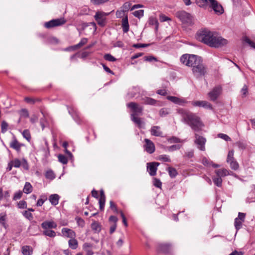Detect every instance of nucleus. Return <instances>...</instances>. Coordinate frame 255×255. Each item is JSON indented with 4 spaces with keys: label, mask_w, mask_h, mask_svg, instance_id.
I'll return each instance as SVG.
<instances>
[{
    "label": "nucleus",
    "mask_w": 255,
    "mask_h": 255,
    "mask_svg": "<svg viewBox=\"0 0 255 255\" xmlns=\"http://www.w3.org/2000/svg\"><path fill=\"white\" fill-rule=\"evenodd\" d=\"M196 38L199 41L212 47H219L227 43L226 39L218 36L216 32L207 28L198 31Z\"/></svg>",
    "instance_id": "1"
},
{
    "label": "nucleus",
    "mask_w": 255,
    "mask_h": 255,
    "mask_svg": "<svg viewBox=\"0 0 255 255\" xmlns=\"http://www.w3.org/2000/svg\"><path fill=\"white\" fill-rule=\"evenodd\" d=\"M177 113L181 117V121L188 125L195 132L202 130L204 125L201 118L196 114L184 109H179Z\"/></svg>",
    "instance_id": "2"
},
{
    "label": "nucleus",
    "mask_w": 255,
    "mask_h": 255,
    "mask_svg": "<svg viewBox=\"0 0 255 255\" xmlns=\"http://www.w3.org/2000/svg\"><path fill=\"white\" fill-rule=\"evenodd\" d=\"M180 61L183 64L192 68L203 63L201 58L195 55L184 54L180 57Z\"/></svg>",
    "instance_id": "3"
},
{
    "label": "nucleus",
    "mask_w": 255,
    "mask_h": 255,
    "mask_svg": "<svg viewBox=\"0 0 255 255\" xmlns=\"http://www.w3.org/2000/svg\"><path fill=\"white\" fill-rule=\"evenodd\" d=\"M127 106L131 111L130 117L142 116L143 114V107L135 102H129Z\"/></svg>",
    "instance_id": "4"
},
{
    "label": "nucleus",
    "mask_w": 255,
    "mask_h": 255,
    "mask_svg": "<svg viewBox=\"0 0 255 255\" xmlns=\"http://www.w3.org/2000/svg\"><path fill=\"white\" fill-rule=\"evenodd\" d=\"M110 14V12H105L102 11H97L95 15L94 18L97 24L101 27H104L107 23V16Z\"/></svg>",
    "instance_id": "5"
},
{
    "label": "nucleus",
    "mask_w": 255,
    "mask_h": 255,
    "mask_svg": "<svg viewBox=\"0 0 255 255\" xmlns=\"http://www.w3.org/2000/svg\"><path fill=\"white\" fill-rule=\"evenodd\" d=\"M176 15L183 23L188 25H191L193 23L192 16L185 11H178Z\"/></svg>",
    "instance_id": "6"
},
{
    "label": "nucleus",
    "mask_w": 255,
    "mask_h": 255,
    "mask_svg": "<svg viewBox=\"0 0 255 255\" xmlns=\"http://www.w3.org/2000/svg\"><path fill=\"white\" fill-rule=\"evenodd\" d=\"M156 250L159 253L171 255L172 251V246L170 243H157Z\"/></svg>",
    "instance_id": "7"
},
{
    "label": "nucleus",
    "mask_w": 255,
    "mask_h": 255,
    "mask_svg": "<svg viewBox=\"0 0 255 255\" xmlns=\"http://www.w3.org/2000/svg\"><path fill=\"white\" fill-rule=\"evenodd\" d=\"M66 22V20L64 18L52 19L44 23V26L47 28H51L63 25Z\"/></svg>",
    "instance_id": "8"
},
{
    "label": "nucleus",
    "mask_w": 255,
    "mask_h": 255,
    "mask_svg": "<svg viewBox=\"0 0 255 255\" xmlns=\"http://www.w3.org/2000/svg\"><path fill=\"white\" fill-rule=\"evenodd\" d=\"M192 71L194 75L197 77L203 76L207 72L206 68L203 63L198 66H196V67L193 68Z\"/></svg>",
    "instance_id": "9"
},
{
    "label": "nucleus",
    "mask_w": 255,
    "mask_h": 255,
    "mask_svg": "<svg viewBox=\"0 0 255 255\" xmlns=\"http://www.w3.org/2000/svg\"><path fill=\"white\" fill-rule=\"evenodd\" d=\"M206 139L204 137L195 133V143L197 145L198 148L202 151L205 150V144Z\"/></svg>",
    "instance_id": "10"
},
{
    "label": "nucleus",
    "mask_w": 255,
    "mask_h": 255,
    "mask_svg": "<svg viewBox=\"0 0 255 255\" xmlns=\"http://www.w3.org/2000/svg\"><path fill=\"white\" fill-rule=\"evenodd\" d=\"M145 144L143 145L144 149L149 154L153 153L155 150L154 143L149 139H144Z\"/></svg>",
    "instance_id": "11"
},
{
    "label": "nucleus",
    "mask_w": 255,
    "mask_h": 255,
    "mask_svg": "<svg viewBox=\"0 0 255 255\" xmlns=\"http://www.w3.org/2000/svg\"><path fill=\"white\" fill-rule=\"evenodd\" d=\"M221 92V87L219 86L215 87L210 92L208 96L211 101H215L219 97Z\"/></svg>",
    "instance_id": "12"
},
{
    "label": "nucleus",
    "mask_w": 255,
    "mask_h": 255,
    "mask_svg": "<svg viewBox=\"0 0 255 255\" xmlns=\"http://www.w3.org/2000/svg\"><path fill=\"white\" fill-rule=\"evenodd\" d=\"M159 163L156 162H152L147 163V171L150 175H155L157 167Z\"/></svg>",
    "instance_id": "13"
},
{
    "label": "nucleus",
    "mask_w": 255,
    "mask_h": 255,
    "mask_svg": "<svg viewBox=\"0 0 255 255\" xmlns=\"http://www.w3.org/2000/svg\"><path fill=\"white\" fill-rule=\"evenodd\" d=\"M210 7H211L218 15H220L224 12V9L222 6L219 4L216 0H214V2L212 1Z\"/></svg>",
    "instance_id": "14"
},
{
    "label": "nucleus",
    "mask_w": 255,
    "mask_h": 255,
    "mask_svg": "<svg viewBox=\"0 0 255 255\" xmlns=\"http://www.w3.org/2000/svg\"><path fill=\"white\" fill-rule=\"evenodd\" d=\"M167 99L174 104L181 106H183L185 104L187 103L184 99H180L175 96H168L167 97Z\"/></svg>",
    "instance_id": "15"
},
{
    "label": "nucleus",
    "mask_w": 255,
    "mask_h": 255,
    "mask_svg": "<svg viewBox=\"0 0 255 255\" xmlns=\"http://www.w3.org/2000/svg\"><path fill=\"white\" fill-rule=\"evenodd\" d=\"M61 233L63 236L67 238L72 239L76 237L75 232L70 229L64 228L62 229Z\"/></svg>",
    "instance_id": "16"
},
{
    "label": "nucleus",
    "mask_w": 255,
    "mask_h": 255,
    "mask_svg": "<svg viewBox=\"0 0 255 255\" xmlns=\"http://www.w3.org/2000/svg\"><path fill=\"white\" fill-rule=\"evenodd\" d=\"M194 106L202 107L205 108L212 109V105L206 101H197L192 102Z\"/></svg>",
    "instance_id": "17"
},
{
    "label": "nucleus",
    "mask_w": 255,
    "mask_h": 255,
    "mask_svg": "<svg viewBox=\"0 0 255 255\" xmlns=\"http://www.w3.org/2000/svg\"><path fill=\"white\" fill-rule=\"evenodd\" d=\"M41 227L43 229H56L57 224L53 221H45L41 224Z\"/></svg>",
    "instance_id": "18"
},
{
    "label": "nucleus",
    "mask_w": 255,
    "mask_h": 255,
    "mask_svg": "<svg viewBox=\"0 0 255 255\" xmlns=\"http://www.w3.org/2000/svg\"><path fill=\"white\" fill-rule=\"evenodd\" d=\"M22 145L23 144L20 143L15 137H13L9 144L11 148L15 149L17 152H19L20 150L21 147Z\"/></svg>",
    "instance_id": "19"
},
{
    "label": "nucleus",
    "mask_w": 255,
    "mask_h": 255,
    "mask_svg": "<svg viewBox=\"0 0 255 255\" xmlns=\"http://www.w3.org/2000/svg\"><path fill=\"white\" fill-rule=\"evenodd\" d=\"M88 41V39L87 38H83L81 39V41L77 44L74 46L68 47L66 48L67 50H74L78 48L81 47L82 46L87 43Z\"/></svg>",
    "instance_id": "20"
},
{
    "label": "nucleus",
    "mask_w": 255,
    "mask_h": 255,
    "mask_svg": "<svg viewBox=\"0 0 255 255\" xmlns=\"http://www.w3.org/2000/svg\"><path fill=\"white\" fill-rule=\"evenodd\" d=\"M150 133L152 135L155 136H162V132L160 130V128L159 126H153L151 127L150 130Z\"/></svg>",
    "instance_id": "21"
},
{
    "label": "nucleus",
    "mask_w": 255,
    "mask_h": 255,
    "mask_svg": "<svg viewBox=\"0 0 255 255\" xmlns=\"http://www.w3.org/2000/svg\"><path fill=\"white\" fill-rule=\"evenodd\" d=\"M212 1L214 2V0H196V3L199 7L205 8L208 5L210 6Z\"/></svg>",
    "instance_id": "22"
},
{
    "label": "nucleus",
    "mask_w": 255,
    "mask_h": 255,
    "mask_svg": "<svg viewBox=\"0 0 255 255\" xmlns=\"http://www.w3.org/2000/svg\"><path fill=\"white\" fill-rule=\"evenodd\" d=\"M141 101L143 104L145 105H155L157 102V101L154 99L150 97H145L141 99Z\"/></svg>",
    "instance_id": "23"
},
{
    "label": "nucleus",
    "mask_w": 255,
    "mask_h": 255,
    "mask_svg": "<svg viewBox=\"0 0 255 255\" xmlns=\"http://www.w3.org/2000/svg\"><path fill=\"white\" fill-rule=\"evenodd\" d=\"M59 198L60 197L58 194H54L49 196V200L52 205L55 206L58 204Z\"/></svg>",
    "instance_id": "24"
},
{
    "label": "nucleus",
    "mask_w": 255,
    "mask_h": 255,
    "mask_svg": "<svg viewBox=\"0 0 255 255\" xmlns=\"http://www.w3.org/2000/svg\"><path fill=\"white\" fill-rule=\"evenodd\" d=\"M139 92L138 87H132L129 90L127 94V97L128 99H131L135 96L136 94Z\"/></svg>",
    "instance_id": "25"
},
{
    "label": "nucleus",
    "mask_w": 255,
    "mask_h": 255,
    "mask_svg": "<svg viewBox=\"0 0 255 255\" xmlns=\"http://www.w3.org/2000/svg\"><path fill=\"white\" fill-rule=\"evenodd\" d=\"M122 24L124 32H127L129 30V24L127 16L123 18Z\"/></svg>",
    "instance_id": "26"
},
{
    "label": "nucleus",
    "mask_w": 255,
    "mask_h": 255,
    "mask_svg": "<svg viewBox=\"0 0 255 255\" xmlns=\"http://www.w3.org/2000/svg\"><path fill=\"white\" fill-rule=\"evenodd\" d=\"M21 252L23 255H31L33 253V250L29 246H24L22 247Z\"/></svg>",
    "instance_id": "27"
},
{
    "label": "nucleus",
    "mask_w": 255,
    "mask_h": 255,
    "mask_svg": "<svg viewBox=\"0 0 255 255\" xmlns=\"http://www.w3.org/2000/svg\"><path fill=\"white\" fill-rule=\"evenodd\" d=\"M68 245L70 248L75 250L78 248V243L75 238L70 239L68 241Z\"/></svg>",
    "instance_id": "28"
},
{
    "label": "nucleus",
    "mask_w": 255,
    "mask_h": 255,
    "mask_svg": "<svg viewBox=\"0 0 255 255\" xmlns=\"http://www.w3.org/2000/svg\"><path fill=\"white\" fill-rule=\"evenodd\" d=\"M202 163L207 166H212L213 167L215 168H217L219 166L218 164L213 163L212 161H211L210 159H207L206 157H203L202 159Z\"/></svg>",
    "instance_id": "29"
},
{
    "label": "nucleus",
    "mask_w": 255,
    "mask_h": 255,
    "mask_svg": "<svg viewBox=\"0 0 255 255\" xmlns=\"http://www.w3.org/2000/svg\"><path fill=\"white\" fill-rule=\"evenodd\" d=\"M130 119L139 128H141L142 125L144 124V123L141 120L140 118L138 117V116L130 117Z\"/></svg>",
    "instance_id": "30"
},
{
    "label": "nucleus",
    "mask_w": 255,
    "mask_h": 255,
    "mask_svg": "<svg viewBox=\"0 0 255 255\" xmlns=\"http://www.w3.org/2000/svg\"><path fill=\"white\" fill-rule=\"evenodd\" d=\"M91 228L95 233H98L101 230L100 224L97 221L93 222L91 224Z\"/></svg>",
    "instance_id": "31"
},
{
    "label": "nucleus",
    "mask_w": 255,
    "mask_h": 255,
    "mask_svg": "<svg viewBox=\"0 0 255 255\" xmlns=\"http://www.w3.org/2000/svg\"><path fill=\"white\" fill-rule=\"evenodd\" d=\"M42 234L43 235L50 238H54L56 236V233L54 231L48 229H44Z\"/></svg>",
    "instance_id": "32"
},
{
    "label": "nucleus",
    "mask_w": 255,
    "mask_h": 255,
    "mask_svg": "<svg viewBox=\"0 0 255 255\" xmlns=\"http://www.w3.org/2000/svg\"><path fill=\"white\" fill-rule=\"evenodd\" d=\"M24 101L28 104H34L36 102H40L41 99L39 98H34L31 97H25Z\"/></svg>",
    "instance_id": "33"
},
{
    "label": "nucleus",
    "mask_w": 255,
    "mask_h": 255,
    "mask_svg": "<svg viewBox=\"0 0 255 255\" xmlns=\"http://www.w3.org/2000/svg\"><path fill=\"white\" fill-rule=\"evenodd\" d=\"M23 192L26 194H29L32 191V187L30 183L26 182L24 188H23Z\"/></svg>",
    "instance_id": "34"
},
{
    "label": "nucleus",
    "mask_w": 255,
    "mask_h": 255,
    "mask_svg": "<svg viewBox=\"0 0 255 255\" xmlns=\"http://www.w3.org/2000/svg\"><path fill=\"white\" fill-rule=\"evenodd\" d=\"M47 197L45 195H42L40 196V198L37 200L36 206L40 207L41 206L44 202L46 201Z\"/></svg>",
    "instance_id": "35"
},
{
    "label": "nucleus",
    "mask_w": 255,
    "mask_h": 255,
    "mask_svg": "<svg viewBox=\"0 0 255 255\" xmlns=\"http://www.w3.org/2000/svg\"><path fill=\"white\" fill-rule=\"evenodd\" d=\"M214 183L218 187H221L222 184L221 176H214L213 178Z\"/></svg>",
    "instance_id": "36"
},
{
    "label": "nucleus",
    "mask_w": 255,
    "mask_h": 255,
    "mask_svg": "<svg viewBox=\"0 0 255 255\" xmlns=\"http://www.w3.org/2000/svg\"><path fill=\"white\" fill-rule=\"evenodd\" d=\"M149 24L151 25H155V29L156 30H157L158 27V22L156 18L150 17L149 19Z\"/></svg>",
    "instance_id": "37"
},
{
    "label": "nucleus",
    "mask_w": 255,
    "mask_h": 255,
    "mask_svg": "<svg viewBox=\"0 0 255 255\" xmlns=\"http://www.w3.org/2000/svg\"><path fill=\"white\" fill-rule=\"evenodd\" d=\"M243 222L242 220H239V218L235 219L234 225L237 231L239 230L242 228Z\"/></svg>",
    "instance_id": "38"
},
{
    "label": "nucleus",
    "mask_w": 255,
    "mask_h": 255,
    "mask_svg": "<svg viewBox=\"0 0 255 255\" xmlns=\"http://www.w3.org/2000/svg\"><path fill=\"white\" fill-rule=\"evenodd\" d=\"M236 145L240 149L244 150L247 147V143L243 141H239L236 143Z\"/></svg>",
    "instance_id": "39"
},
{
    "label": "nucleus",
    "mask_w": 255,
    "mask_h": 255,
    "mask_svg": "<svg viewBox=\"0 0 255 255\" xmlns=\"http://www.w3.org/2000/svg\"><path fill=\"white\" fill-rule=\"evenodd\" d=\"M158 160L164 162H170L171 160L169 155L166 154L160 155L158 156Z\"/></svg>",
    "instance_id": "40"
},
{
    "label": "nucleus",
    "mask_w": 255,
    "mask_h": 255,
    "mask_svg": "<svg viewBox=\"0 0 255 255\" xmlns=\"http://www.w3.org/2000/svg\"><path fill=\"white\" fill-rule=\"evenodd\" d=\"M217 175H229V171L226 169H220L216 171Z\"/></svg>",
    "instance_id": "41"
},
{
    "label": "nucleus",
    "mask_w": 255,
    "mask_h": 255,
    "mask_svg": "<svg viewBox=\"0 0 255 255\" xmlns=\"http://www.w3.org/2000/svg\"><path fill=\"white\" fill-rule=\"evenodd\" d=\"M106 202V197H100L99 203L100 205V209L101 211L104 210Z\"/></svg>",
    "instance_id": "42"
},
{
    "label": "nucleus",
    "mask_w": 255,
    "mask_h": 255,
    "mask_svg": "<svg viewBox=\"0 0 255 255\" xmlns=\"http://www.w3.org/2000/svg\"><path fill=\"white\" fill-rule=\"evenodd\" d=\"M170 113V110L168 108H162L159 111V115L161 117H165Z\"/></svg>",
    "instance_id": "43"
},
{
    "label": "nucleus",
    "mask_w": 255,
    "mask_h": 255,
    "mask_svg": "<svg viewBox=\"0 0 255 255\" xmlns=\"http://www.w3.org/2000/svg\"><path fill=\"white\" fill-rule=\"evenodd\" d=\"M234 151L233 150H230L228 152L227 158V162L228 163L231 162V161L235 160L234 157Z\"/></svg>",
    "instance_id": "44"
},
{
    "label": "nucleus",
    "mask_w": 255,
    "mask_h": 255,
    "mask_svg": "<svg viewBox=\"0 0 255 255\" xmlns=\"http://www.w3.org/2000/svg\"><path fill=\"white\" fill-rule=\"evenodd\" d=\"M58 161L63 164H67L68 162L67 158L63 154H59L58 156Z\"/></svg>",
    "instance_id": "45"
},
{
    "label": "nucleus",
    "mask_w": 255,
    "mask_h": 255,
    "mask_svg": "<svg viewBox=\"0 0 255 255\" xmlns=\"http://www.w3.org/2000/svg\"><path fill=\"white\" fill-rule=\"evenodd\" d=\"M22 135L27 141H29L31 139V135L28 129H25L23 131Z\"/></svg>",
    "instance_id": "46"
},
{
    "label": "nucleus",
    "mask_w": 255,
    "mask_h": 255,
    "mask_svg": "<svg viewBox=\"0 0 255 255\" xmlns=\"http://www.w3.org/2000/svg\"><path fill=\"white\" fill-rule=\"evenodd\" d=\"M152 182H153V185L155 187H156L157 188H161V186H162V182H161L160 179H157L156 178H153Z\"/></svg>",
    "instance_id": "47"
},
{
    "label": "nucleus",
    "mask_w": 255,
    "mask_h": 255,
    "mask_svg": "<svg viewBox=\"0 0 255 255\" xmlns=\"http://www.w3.org/2000/svg\"><path fill=\"white\" fill-rule=\"evenodd\" d=\"M242 97L243 98L246 97L248 94V87L246 85H244L241 90Z\"/></svg>",
    "instance_id": "48"
},
{
    "label": "nucleus",
    "mask_w": 255,
    "mask_h": 255,
    "mask_svg": "<svg viewBox=\"0 0 255 255\" xmlns=\"http://www.w3.org/2000/svg\"><path fill=\"white\" fill-rule=\"evenodd\" d=\"M228 163H229L231 168L234 170L238 169L239 167L238 163L235 160L234 161L232 160L231 162H229Z\"/></svg>",
    "instance_id": "49"
},
{
    "label": "nucleus",
    "mask_w": 255,
    "mask_h": 255,
    "mask_svg": "<svg viewBox=\"0 0 255 255\" xmlns=\"http://www.w3.org/2000/svg\"><path fill=\"white\" fill-rule=\"evenodd\" d=\"M22 215L25 218L30 221L32 220L33 218L32 214L31 213L28 212L27 211H23L22 212Z\"/></svg>",
    "instance_id": "50"
},
{
    "label": "nucleus",
    "mask_w": 255,
    "mask_h": 255,
    "mask_svg": "<svg viewBox=\"0 0 255 255\" xmlns=\"http://www.w3.org/2000/svg\"><path fill=\"white\" fill-rule=\"evenodd\" d=\"M131 6V3L129 2H126L123 5L122 8L124 12L128 11Z\"/></svg>",
    "instance_id": "51"
},
{
    "label": "nucleus",
    "mask_w": 255,
    "mask_h": 255,
    "mask_svg": "<svg viewBox=\"0 0 255 255\" xmlns=\"http://www.w3.org/2000/svg\"><path fill=\"white\" fill-rule=\"evenodd\" d=\"M104 59L108 61L114 62L116 59L110 54H106L104 56Z\"/></svg>",
    "instance_id": "52"
},
{
    "label": "nucleus",
    "mask_w": 255,
    "mask_h": 255,
    "mask_svg": "<svg viewBox=\"0 0 255 255\" xmlns=\"http://www.w3.org/2000/svg\"><path fill=\"white\" fill-rule=\"evenodd\" d=\"M8 124L5 121H2L1 124V131L4 133L7 129Z\"/></svg>",
    "instance_id": "53"
},
{
    "label": "nucleus",
    "mask_w": 255,
    "mask_h": 255,
    "mask_svg": "<svg viewBox=\"0 0 255 255\" xmlns=\"http://www.w3.org/2000/svg\"><path fill=\"white\" fill-rule=\"evenodd\" d=\"M75 220L77 223V224L78 225V226L81 227H83L85 225V222L84 221L83 219H82L80 217H76L75 218Z\"/></svg>",
    "instance_id": "54"
},
{
    "label": "nucleus",
    "mask_w": 255,
    "mask_h": 255,
    "mask_svg": "<svg viewBox=\"0 0 255 255\" xmlns=\"http://www.w3.org/2000/svg\"><path fill=\"white\" fill-rule=\"evenodd\" d=\"M143 12H144L143 10L140 9V10L135 11L133 13V14L134 16L138 17V18H140L143 15Z\"/></svg>",
    "instance_id": "55"
},
{
    "label": "nucleus",
    "mask_w": 255,
    "mask_h": 255,
    "mask_svg": "<svg viewBox=\"0 0 255 255\" xmlns=\"http://www.w3.org/2000/svg\"><path fill=\"white\" fill-rule=\"evenodd\" d=\"M218 137L224 139L225 141H231V138L227 134L224 133H219Z\"/></svg>",
    "instance_id": "56"
},
{
    "label": "nucleus",
    "mask_w": 255,
    "mask_h": 255,
    "mask_svg": "<svg viewBox=\"0 0 255 255\" xmlns=\"http://www.w3.org/2000/svg\"><path fill=\"white\" fill-rule=\"evenodd\" d=\"M20 115L21 117L27 118L29 117L28 111L25 109H22L20 111Z\"/></svg>",
    "instance_id": "57"
},
{
    "label": "nucleus",
    "mask_w": 255,
    "mask_h": 255,
    "mask_svg": "<svg viewBox=\"0 0 255 255\" xmlns=\"http://www.w3.org/2000/svg\"><path fill=\"white\" fill-rule=\"evenodd\" d=\"M17 205L19 209H26L27 208V203L24 200L20 201Z\"/></svg>",
    "instance_id": "58"
},
{
    "label": "nucleus",
    "mask_w": 255,
    "mask_h": 255,
    "mask_svg": "<svg viewBox=\"0 0 255 255\" xmlns=\"http://www.w3.org/2000/svg\"><path fill=\"white\" fill-rule=\"evenodd\" d=\"M150 44H142V43H136L134 44L132 46L136 48H139L141 47H147L149 46Z\"/></svg>",
    "instance_id": "59"
},
{
    "label": "nucleus",
    "mask_w": 255,
    "mask_h": 255,
    "mask_svg": "<svg viewBox=\"0 0 255 255\" xmlns=\"http://www.w3.org/2000/svg\"><path fill=\"white\" fill-rule=\"evenodd\" d=\"M168 171L169 175H176L177 174L176 169L172 167H169L168 168Z\"/></svg>",
    "instance_id": "60"
},
{
    "label": "nucleus",
    "mask_w": 255,
    "mask_h": 255,
    "mask_svg": "<svg viewBox=\"0 0 255 255\" xmlns=\"http://www.w3.org/2000/svg\"><path fill=\"white\" fill-rule=\"evenodd\" d=\"M10 162L12 163V165L14 167H19L21 163L20 160L17 159H15Z\"/></svg>",
    "instance_id": "61"
},
{
    "label": "nucleus",
    "mask_w": 255,
    "mask_h": 255,
    "mask_svg": "<svg viewBox=\"0 0 255 255\" xmlns=\"http://www.w3.org/2000/svg\"><path fill=\"white\" fill-rule=\"evenodd\" d=\"M144 61H149V62H151L153 60H154L155 61H157V59H156V58H155V57H153L152 56H145L144 57Z\"/></svg>",
    "instance_id": "62"
},
{
    "label": "nucleus",
    "mask_w": 255,
    "mask_h": 255,
    "mask_svg": "<svg viewBox=\"0 0 255 255\" xmlns=\"http://www.w3.org/2000/svg\"><path fill=\"white\" fill-rule=\"evenodd\" d=\"M22 195V193L21 191L15 193L13 197V200H16L20 199Z\"/></svg>",
    "instance_id": "63"
},
{
    "label": "nucleus",
    "mask_w": 255,
    "mask_h": 255,
    "mask_svg": "<svg viewBox=\"0 0 255 255\" xmlns=\"http://www.w3.org/2000/svg\"><path fill=\"white\" fill-rule=\"evenodd\" d=\"M159 19L161 22H164L167 20H171V19L164 14H160Z\"/></svg>",
    "instance_id": "64"
}]
</instances>
